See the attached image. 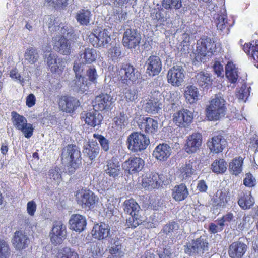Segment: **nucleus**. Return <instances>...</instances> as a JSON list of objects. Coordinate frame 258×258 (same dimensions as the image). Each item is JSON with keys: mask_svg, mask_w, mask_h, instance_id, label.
I'll return each mask as SVG.
<instances>
[{"mask_svg": "<svg viewBox=\"0 0 258 258\" xmlns=\"http://www.w3.org/2000/svg\"><path fill=\"white\" fill-rule=\"evenodd\" d=\"M61 161L67 166L68 173L72 175L82 166L80 148L75 144H68L61 150Z\"/></svg>", "mask_w": 258, "mask_h": 258, "instance_id": "obj_1", "label": "nucleus"}, {"mask_svg": "<svg viewBox=\"0 0 258 258\" xmlns=\"http://www.w3.org/2000/svg\"><path fill=\"white\" fill-rule=\"evenodd\" d=\"M206 115L210 120H217L226 114L225 100L220 95H216L206 108Z\"/></svg>", "mask_w": 258, "mask_h": 258, "instance_id": "obj_2", "label": "nucleus"}, {"mask_svg": "<svg viewBox=\"0 0 258 258\" xmlns=\"http://www.w3.org/2000/svg\"><path fill=\"white\" fill-rule=\"evenodd\" d=\"M216 44L211 38L204 36L197 42V55L195 58L197 61L205 62L206 57L211 56L215 51Z\"/></svg>", "mask_w": 258, "mask_h": 258, "instance_id": "obj_3", "label": "nucleus"}, {"mask_svg": "<svg viewBox=\"0 0 258 258\" xmlns=\"http://www.w3.org/2000/svg\"><path fill=\"white\" fill-rule=\"evenodd\" d=\"M150 144L148 137L143 133L135 132L131 134L127 139L128 149L133 152H141Z\"/></svg>", "mask_w": 258, "mask_h": 258, "instance_id": "obj_4", "label": "nucleus"}, {"mask_svg": "<svg viewBox=\"0 0 258 258\" xmlns=\"http://www.w3.org/2000/svg\"><path fill=\"white\" fill-rule=\"evenodd\" d=\"M208 245L206 236H201L184 246V250L189 256L202 255L208 250Z\"/></svg>", "mask_w": 258, "mask_h": 258, "instance_id": "obj_5", "label": "nucleus"}, {"mask_svg": "<svg viewBox=\"0 0 258 258\" xmlns=\"http://www.w3.org/2000/svg\"><path fill=\"white\" fill-rule=\"evenodd\" d=\"M89 39L95 47H105L111 41L110 35L108 30L98 27L92 30L89 36Z\"/></svg>", "mask_w": 258, "mask_h": 258, "instance_id": "obj_6", "label": "nucleus"}, {"mask_svg": "<svg viewBox=\"0 0 258 258\" xmlns=\"http://www.w3.org/2000/svg\"><path fill=\"white\" fill-rule=\"evenodd\" d=\"M122 44L128 49H133L137 47L141 40V35L138 29L134 27L124 26Z\"/></svg>", "mask_w": 258, "mask_h": 258, "instance_id": "obj_7", "label": "nucleus"}, {"mask_svg": "<svg viewBox=\"0 0 258 258\" xmlns=\"http://www.w3.org/2000/svg\"><path fill=\"white\" fill-rule=\"evenodd\" d=\"M67 235L66 225L61 221H54L49 235L52 244L54 246L60 245L66 238Z\"/></svg>", "mask_w": 258, "mask_h": 258, "instance_id": "obj_8", "label": "nucleus"}, {"mask_svg": "<svg viewBox=\"0 0 258 258\" xmlns=\"http://www.w3.org/2000/svg\"><path fill=\"white\" fill-rule=\"evenodd\" d=\"M76 200L83 208L90 210L95 206L98 198L91 190L81 189L75 192Z\"/></svg>", "mask_w": 258, "mask_h": 258, "instance_id": "obj_9", "label": "nucleus"}, {"mask_svg": "<svg viewBox=\"0 0 258 258\" xmlns=\"http://www.w3.org/2000/svg\"><path fill=\"white\" fill-rule=\"evenodd\" d=\"M111 93L110 89L109 90H104L103 93L97 96L93 102L94 109L101 111L108 110L115 101Z\"/></svg>", "mask_w": 258, "mask_h": 258, "instance_id": "obj_10", "label": "nucleus"}, {"mask_svg": "<svg viewBox=\"0 0 258 258\" xmlns=\"http://www.w3.org/2000/svg\"><path fill=\"white\" fill-rule=\"evenodd\" d=\"M74 41L71 39L56 36L52 38L54 50L63 55H69L71 53Z\"/></svg>", "mask_w": 258, "mask_h": 258, "instance_id": "obj_11", "label": "nucleus"}, {"mask_svg": "<svg viewBox=\"0 0 258 258\" xmlns=\"http://www.w3.org/2000/svg\"><path fill=\"white\" fill-rule=\"evenodd\" d=\"M120 80L123 83H127L128 81L135 82L140 77V73L133 65L128 63L121 64L119 71Z\"/></svg>", "mask_w": 258, "mask_h": 258, "instance_id": "obj_12", "label": "nucleus"}, {"mask_svg": "<svg viewBox=\"0 0 258 258\" xmlns=\"http://www.w3.org/2000/svg\"><path fill=\"white\" fill-rule=\"evenodd\" d=\"M185 71L181 65H174L170 68L167 73V78L168 82L172 86L178 87L184 81Z\"/></svg>", "mask_w": 258, "mask_h": 258, "instance_id": "obj_13", "label": "nucleus"}, {"mask_svg": "<svg viewBox=\"0 0 258 258\" xmlns=\"http://www.w3.org/2000/svg\"><path fill=\"white\" fill-rule=\"evenodd\" d=\"M145 162L139 157H130L128 160L122 164V167L125 172L130 174H134L142 171L144 168Z\"/></svg>", "mask_w": 258, "mask_h": 258, "instance_id": "obj_14", "label": "nucleus"}, {"mask_svg": "<svg viewBox=\"0 0 258 258\" xmlns=\"http://www.w3.org/2000/svg\"><path fill=\"white\" fill-rule=\"evenodd\" d=\"M139 128L147 135L153 136L158 132L159 123L157 120L151 117H143L138 122Z\"/></svg>", "mask_w": 258, "mask_h": 258, "instance_id": "obj_15", "label": "nucleus"}, {"mask_svg": "<svg viewBox=\"0 0 258 258\" xmlns=\"http://www.w3.org/2000/svg\"><path fill=\"white\" fill-rule=\"evenodd\" d=\"M193 118L191 111L183 109L174 114L173 121L180 127H186L191 123Z\"/></svg>", "mask_w": 258, "mask_h": 258, "instance_id": "obj_16", "label": "nucleus"}, {"mask_svg": "<svg viewBox=\"0 0 258 258\" xmlns=\"http://www.w3.org/2000/svg\"><path fill=\"white\" fill-rule=\"evenodd\" d=\"M45 59L51 72L59 74L63 71L65 67L64 61L56 54L50 53L48 55L45 54Z\"/></svg>", "mask_w": 258, "mask_h": 258, "instance_id": "obj_17", "label": "nucleus"}, {"mask_svg": "<svg viewBox=\"0 0 258 258\" xmlns=\"http://www.w3.org/2000/svg\"><path fill=\"white\" fill-rule=\"evenodd\" d=\"M195 84L203 89H208L212 85V75L207 71H200L196 73L192 78Z\"/></svg>", "mask_w": 258, "mask_h": 258, "instance_id": "obj_18", "label": "nucleus"}, {"mask_svg": "<svg viewBox=\"0 0 258 258\" xmlns=\"http://www.w3.org/2000/svg\"><path fill=\"white\" fill-rule=\"evenodd\" d=\"M80 105L79 100L72 96H62L59 101V108L66 113H73Z\"/></svg>", "mask_w": 258, "mask_h": 258, "instance_id": "obj_19", "label": "nucleus"}, {"mask_svg": "<svg viewBox=\"0 0 258 258\" xmlns=\"http://www.w3.org/2000/svg\"><path fill=\"white\" fill-rule=\"evenodd\" d=\"M100 152V147L96 141H89L84 144L82 153L84 157L94 161Z\"/></svg>", "mask_w": 258, "mask_h": 258, "instance_id": "obj_20", "label": "nucleus"}, {"mask_svg": "<svg viewBox=\"0 0 258 258\" xmlns=\"http://www.w3.org/2000/svg\"><path fill=\"white\" fill-rule=\"evenodd\" d=\"M162 176L156 173L148 174L143 177L142 186L147 190L157 188L163 182Z\"/></svg>", "mask_w": 258, "mask_h": 258, "instance_id": "obj_21", "label": "nucleus"}, {"mask_svg": "<svg viewBox=\"0 0 258 258\" xmlns=\"http://www.w3.org/2000/svg\"><path fill=\"white\" fill-rule=\"evenodd\" d=\"M99 111L94 109V110L90 111L89 112L82 113L81 118L84 119L87 124L91 127H99L103 117Z\"/></svg>", "mask_w": 258, "mask_h": 258, "instance_id": "obj_22", "label": "nucleus"}, {"mask_svg": "<svg viewBox=\"0 0 258 258\" xmlns=\"http://www.w3.org/2000/svg\"><path fill=\"white\" fill-rule=\"evenodd\" d=\"M145 66H146V73L150 76L157 75L162 70V61L158 56H150L147 60Z\"/></svg>", "mask_w": 258, "mask_h": 258, "instance_id": "obj_23", "label": "nucleus"}, {"mask_svg": "<svg viewBox=\"0 0 258 258\" xmlns=\"http://www.w3.org/2000/svg\"><path fill=\"white\" fill-rule=\"evenodd\" d=\"M202 143V137L200 133H193L188 137L185 145V150L188 154L196 153Z\"/></svg>", "mask_w": 258, "mask_h": 258, "instance_id": "obj_24", "label": "nucleus"}, {"mask_svg": "<svg viewBox=\"0 0 258 258\" xmlns=\"http://www.w3.org/2000/svg\"><path fill=\"white\" fill-rule=\"evenodd\" d=\"M214 19L217 30L220 33H228L229 28L227 27V19L225 8H221L217 14L214 15Z\"/></svg>", "mask_w": 258, "mask_h": 258, "instance_id": "obj_25", "label": "nucleus"}, {"mask_svg": "<svg viewBox=\"0 0 258 258\" xmlns=\"http://www.w3.org/2000/svg\"><path fill=\"white\" fill-rule=\"evenodd\" d=\"M227 142L222 135L214 136L207 142V145L210 151L214 153L222 152L226 147Z\"/></svg>", "mask_w": 258, "mask_h": 258, "instance_id": "obj_26", "label": "nucleus"}, {"mask_svg": "<svg viewBox=\"0 0 258 258\" xmlns=\"http://www.w3.org/2000/svg\"><path fill=\"white\" fill-rule=\"evenodd\" d=\"M227 194L222 191L217 192L216 195L211 200V211L216 214L219 213L220 210L224 208L228 202Z\"/></svg>", "mask_w": 258, "mask_h": 258, "instance_id": "obj_27", "label": "nucleus"}, {"mask_svg": "<svg viewBox=\"0 0 258 258\" xmlns=\"http://www.w3.org/2000/svg\"><path fill=\"white\" fill-rule=\"evenodd\" d=\"M110 227L108 224L104 222L96 224L91 231L92 236L99 240H103L109 237Z\"/></svg>", "mask_w": 258, "mask_h": 258, "instance_id": "obj_28", "label": "nucleus"}, {"mask_svg": "<svg viewBox=\"0 0 258 258\" xmlns=\"http://www.w3.org/2000/svg\"><path fill=\"white\" fill-rule=\"evenodd\" d=\"M70 229L77 232L84 231L87 225L86 218L79 214H73L69 220Z\"/></svg>", "mask_w": 258, "mask_h": 258, "instance_id": "obj_29", "label": "nucleus"}, {"mask_svg": "<svg viewBox=\"0 0 258 258\" xmlns=\"http://www.w3.org/2000/svg\"><path fill=\"white\" fill-rule=\"evenodd\" d=\"M247 246L243 242L237 241L229 246L228 254L231 258H242L247 251Z\"/></svg>", "mask_w": 258, "mask_h": 258, "instance_id": "obj_30", "label": "nucleus"}, {"mask_svg": "<svg viewBox=\"0 0 258 258\" xmlns=\"http://www.w3.org/2000/svg\"><path fill=\"white\" fill-rule=\"evenodd\" d=\"M172 153L171 147L167 144H160L156 147L153 152V156L159 161H165L170 157Z\"/></svg>", "mask_w": 258, "mask_h": 258, "instance_id": "obj_31", "label": "nucleus"}, {"mask_svg": "<svg viewBox=\"0 0 258 258\" xmlns=\"http://www.w3.org/2000/svg\"><path fill=\"white\" fill-rule=\"evenodd\" d=\"M109 252L113 257L121 258L124 255L122 251L121 242L116 236L109 237Z\"/></svg>", "mask_w": 258, "mask_h": 258, "instance_id": "obj_32", "label": "nucleus"}, {"mask_svg": "<svg viewBox=\"0 0 258 258\" xmlns=\"http://www.w3.org/2000/svg\"><path fill=\"white\" fill-rule=\"evenodd\" d=\"M120 171V164L117 159L113 157L106 162L105 171L107 174L111 177H115L119 175Z\"/></svg>", "mask_w": 258, "mask_h": 258, "instance_id": "obj_33", "label": "nucleus"}, {"mask_svg": "<svg viewBox=\"0 0 258 258\" xmlns=\"http://www.w3.org/2000/svg\"><path fill=\"white\" fill-rule=\"evenodd\" d=\"M29 240L27 236L21 231H16L14 233L13 239V244L15 248L18 250H21L27 247Z\"/></svg>", "mask_w": 258, "mask_h": 258, "instance_id": "obj_34", "label": "nucleus"}, {"mask_svg": "<svg viewBox=\"0 0 258 258\" xmlns=\"http://www.w3.org/2000/svg\"><path fill=\"white\" fill-rule=\"evenodd\" d=\"M172 197L176 201L184 200L187 198L189 192L185 184L181 183L177 185L172 190Z\"/></svg>", "mask_w": 258, "mask_h": 258, "instance_id": "obj_35", "label": "nucleus"}, {"mask_svg": "<svg viewBox=\"0 0 258 258\" xmlns=\"http://www.w3.org/2000/svg\"><path fill=\"white\" fill-rule=\"evenodd\" d=\"M88 84V81L84 77L75 76L71 87L75 91L83 93L89 89Z\"/></svg>", "mask_w": 258, "mask_h": 258, "instance_id": "obj_36", "label": "nucleus"}, {"mask_svg": "<svg viewBox=\"0 0 258 258\" xmlns=\"http://www.w3.org/2000/svg\"><path fill=\"white\" fill-rule=\"evenodd\" d=\"M182 0H163L162 6L166 10H174L177 12L183 13L185 7Z\"/></svg>", "mask_w": 258, "mask_h": 258, "instance_id": "obj_37", "label": "nucleus"}, {"mask_svg": "<svg viewBox=\"0 0 258 258\" xmlns=\"http://www.w3.org/2000/svg\"><path fill=\"white\" fill-rule=\"evenodd\" d=\"M123 209L129 215H139L141 208L139 204L133 199L125 200L123 203Z\"/></svg>", "mask_w": 258, "mask_h": 258, "instance_id": "obj_38", "label": "nucleus"}, {"mask_svg": "<svg viewBox=\"0 0 258 258\" xmlns=\"http://www.w3.org/2000/svg\"><path fill=\"white\" fill-rule=\"evenodd\" d=\"M225 75L231 83H235L238 78V69L232 62H228L225 66Z\"/></svg>", "mask_w": 258, "mask_h": 258, "instance_id": "obj_39", "label": "nucleus"}, {"mask_svg": "<svg viewBox=\"0 0 258 258\" xmlns=\"http://www.w3.org/2000/svg\"><path fill=\"white\" fill-rule=\"evenodd\" d=\"M243 159L241 157H236L229 163V170L230 174L238 175L242 171Z\"/></svg>", "mask_w": 258, "mask_h": 258, "instance_id": "obj_40", "label": "nucleus"}, {"mask_svg": "<svg viewBox=\"0 0 258 258\" xmlns=\"http://www.w3.org/2000/svg\"><path fill=\"white\" fill-rule=\"evenodd\" d=\"M254 203V199L251 196L250 192L247 193L242 192L239 196L238 204L242 209L244 210L250 209Z\"/></svg>", "mask_w": 258, "mask_h": 258, "instance_id": "obj_41", "label": "nucleus"}, {"mask_svg": "<svg viewBox=\"0 0 258 258\" xmlns=\"http://www.w3.org/2000/svg\"><path fill=\"white\" fill-rule=\"evenodd\" d=\"M92 16L90 10L81 9L76 14L75 18L78 23L82 25H87L89 23Z\"/></svg>", "mask_w": 258, "mask_h": 258, "instance_id": "obj_42", "label": "nucleus"}, {"mask_svg": "<svg viewBox=\"0 0 258 258\" xmlns=\"http://www.w3.org/2000/svg\"><path fill=\"white\" fill-rule=\"evenodd\" d=\"M56 34L61 35L60 37H64L68 39L71 38L72 39L74 38L75 34L73 28L70 26L60 23L58 26H57Z\"/></svg>", "mask_w": 258, "mask_h": 258, "instance_id": "obj_43", "label": "nucleus"}, {"mask_svg": "<svg viewBox=\"0 0 258 258\" xmlns=\"http://www.w3.org/2000/svg\"><path fill=\"white\" fill-rule=\"evenodd\" d=\"M242 49L254 60H258V41H253L252 43H245Z\"/></svg>", "mask_w": 258, "mask_h": 258, "instance_id": "obj_44", "label": "nucleus"}, {"mask_svg": "<svg viewBox=\"0 0 258 258\" xmlns=\"http://www.w3.org/2000/svg\"><path fill=\"white\" fill-rule=\"evenodd\" d=\"M185 97L187 102L190 104L196 103L199 99V91L197 87L190 85L187 87L185 92Z\"/></svg>", "mask_w": 258, "mask_h": 258, "instance_id": "obj_45", "label": "nucleus"}, {"mask_svg": "<svg viewBox=\"0 0 258 258\" xmlns=\"http://www.w3.org/2000/svg\"><path fill=\"white\" fill-rule=\"evenodd\" d=\"M227 162L224 159H218L212 163L211 169L215 173L223 174L227 170Z\"/></svg>", "mask_w": 258, "mask_h": 258, "instance_id": "obj_46", "label": "nucleus"}, {"mask_svg": "<svg viewBox=\"0 0 258 258\" xmlns=\"http://www.w3.org/2000/svg\"><path fill=\"white\" fill-rule=\"evenodd\" d=\"M96 56L97 54L95 49L87 48L80 54V59L86 63L90 64L96 60Z\"/></svg>", "mask_w": 258, "mask_h": 258, "instance_id": "obj_47", "label": "nucleus"}, {"mask_svg": "<svg viewBox=\"0 0 258 258\" xmlns=\"http://www.w3.org/2000/svg\"><path fill=\"white\" fill-rule=\"evenodd\" d=\"M44 25L47 26L51 33L57 31V26L59 25V19L54 16H45L43 19Z\"/></svg>", "mask_w": 258, "mask_h": 258, "instance_id": "obj_48", "label": "nucleus"}, {"mask_svg": "<svg viewBox=\"0 0 258 258\" xmlns=\"http://www.w3.org/2000/svg\"><path fill=\"white\" fill-rule=\"evenodd\" d=\"M195 164L196 162L194 159L189 160L180 168V172L183 179H186L194 173L195 169L193 167Z\"/></svg>", "mask_w": 258, "mask_h": 258, "instance_id": "obj_49", "label": "nucleus"}, {"mask_svg": "<svg viewBox=\"0 0 258 258\" xmlns=\"http://www.w3.org/2000/svg\"><path fill=\"white\" fill-rule=\"evenodd\" d=\"M107 56L109 60L114 62H118V60L122 57L119 45L115 44L114 46H111L108 50Z\"/></svg>", "mask_w": 258, "mask_h": 258, "instance_id": "obj_50", "label": "nucleus"}, {"mask_svg": "<svg viewBox=\"0 0 258 258\" xmlns=\"http://www.w3.org/2000/svg\"><path fill=\"white\" fill-rule=\"evenodd\" d=\"M179 229V225L178 223L175 221H171L165 225L161 231L165 234L171 236L173 235L177 234Z\"/></svg>", "mask_w": 258, "mask_h": 258, "instance_id": "obj_51", "label": "nucleus"}, {"mask_svg": "<svg viewBox=\"0 0 258 258\" xmlns=\"http://www.w3.org/2000/svg\"><path fill=\"white\" fill-rule=\"evenodd\" d=\"M113 121L116 129L118 131H121L127 125V116L125 115L124 112H120L114 118Z\"/></svg>", "mask_w": 258, "mask_h": 258, "instance_id": "obj_52", "label": "nucleus"}, {"mask_svg": "<svg viewBox=\"0 0 258 258\" xmlns=\"http://www.w3.org/2000/svg\"><path fill=\"white\" fill-rule=\"evenodd\" d=\"M11 114L13 124L17 129L20 130L27 124V119L24 116L15 111H13Z\"/></svg>", "mask_w": 258, "mask_h": 258, "instance_id": "obj_53", "label": "nucleus"}, {"mask_svg": "<svg viewBox=\"0 0 258 258\" xmlns=\"http://www.w3.org/2000/svg\"><path fill=\"white\" fill-rule=\"evenodd\" d=\"M78 253L69 247H64L58 250L57 258H79Z\"/></svg>", "mask_w": 258, "mask_h": 258, "instance_id": "obj_54", "label": "nucleus"}, {"mask_svg": "<svg viewBox=\"0 0 258 258\" xmlns=\"http://www.w3.org/2000/svg\"><path fill=\"white\" fill-rule=\"evenodd\" d=\"M24 57L25 59L30 63L34 64L38 61L39 55L36 49L30 47L27 49Z\"/></svg>", "mask_w": 258, "mask_h": 258, "instance_id": "obj_55", "label": "nucleus"}, {"mask_svg": "<svg viewBox=\"0 0 258 258\" xmlns=\"http://www.w3.org/2000/svg\"><path fill=\"white\" fill-rule=\"evenodd\" d=\"M86 64L80 59L74 62L73 70L75 73V76H83L89 67Z\"/></svg>", "mask_w": 258, "mask_h": 258, "instance_id": "obj_56", "label": "nucleus"}, {"mask_svg": "<svg viewBox=\"0 0 258 258\" xmlns=\"http://www.w3.org/2000/svg\"><path fill=\"white\" fill-rule=\"evenodd\" d=\"M124 96L127 102H136L138 98V91L135 87H130L125 90Z\"/></svg>", "mask_w": 258, "mask_h": 258, "instance_id": "obj_57", "label": "nucleus"}, {"mask_svg": "<svg viewBox=\"0 0 258 258\" xmlns=\"http://www.w3.org/2000/svg\"><path fill=\"white\" fill-rule=\"evenodd\" d=\"M161 109V105L154 100L149 99L144 104V109L149 113H156Z\"/></svg>", "mask_w": 258, "mask_h": 258, "instance_id": "obj_58", "label": "nucleus"}, {"mask_svg": "<svg viewBox=\"0 0 258 258\" xmlns=\"http://www.w3.org/2000/svg\"><path fill=\"white\" fill-rule=\"evenodd\" d=\"M93 137L97 140L101 149L105 152H107L110 147V141L106 138L104 136L99 134H94Z\"/></svg>", "mask_w": 258, "mask_h": 258, "instance_id": "obj_59", "label": "nucleus"}, {"mask_svg": "<svg viewBox=\"0 0 258 258\" xmlns=\"http://www.w3.org/2000/svg\"><path fill=\"white\" fill-rule=\"evenodd\" d=\"M130 217L127 218L126 221V226L127 228H135L142 223L140 215L136 216L130 215Z\"/></svg>", "mask_w": 258, "mask_h": 258, "instance_id": "obj_60", "label": "nucleus"}, {"mask_svg": "<svg viewBox=\"0 0 258 258\" xmlns=\"http://www.w3.org/2000/svg\"><path fill=\"white\" fill-rule=\"evenodd\" d=\"M250 87H247L246 84H242L239 91L236 94L239 100L246 101L250 95Z\"/></svg>", "mask_w": 258, "mask_h": 258, "instance_id": "obj_61", "label": "nucleus"}, {"mask_svg": "<svg viewBox=\"0 0 258 258\" xmlns=\"http://www.w3.org/2000/svg\"><path fill=\"white\" fill-rule=\"evenodd\" d=\"M11 250L7 242L0 240V258H10Z\"/></svg>", "mask_w": 258, "mask_h": 258, "instance_id": "obj_62", "label": "nucleus"}, {"mask_svg": "<svg viewBox=\"0 0 258 258\" xmlns=\"http://www.w3.org/2000/svg\"><path fill=\"white\" fill-rule=\"evenodd\" d=\"M86 75L88 77L90 81L95 83L97 82V79L98 77L96 70L94 66H89Z\"/></svg>", "mask_w": 258, "mask_h": 258, "instance_id": "obj_63", "label": "nucleus"}, {"mask_svg": "<svg viewBox=\"0 0 258 258\" xmlns=\"http://www.w3.org/2000/svg\"><path fill=\"white\" fill-rule=\"evenodd\" d=\"M61 170L57 167L51 169L49 171V176L57 182H59L61 179Z\"/></svg>", "mask_w": 258, "mask_h": 258, "instance_id": "obj_64", "label": "nucleus"}]
</instances>
